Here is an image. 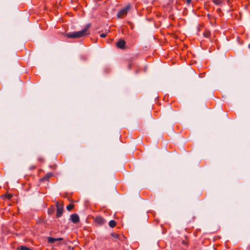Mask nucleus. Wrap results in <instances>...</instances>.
Segmentation results:
<instances>
[{
	"instance_id": "obj_11",
	"label": "nucleus",
	"mask_w": 250,
	"mask_h": 250,
	"mask_svg": "<svg viewBox=\"0 0 250 250\" xmlns=\"http://www.w3.org/2000/svg\"><path fill=\"white\" fill-rule=\"evenodd\" d=\"M48 241L49 243H54L55 242L57 241V239L56 238H54L52 237H48Z\"/></svg>"
},
{
	"instance_id": "obj_3",
	"label": "nucleus",
	"mask_w": 250,
	"mask_h": 250,
	"mask_svg": "<svg viewBox=\"0 0 250 250\" xmlns=\"http://www.w3.org/2000/svg\"><path fill=\"white\" fill-rule=\"evenodd\" d=\"M57 213L56 216L59 218L61 216L63 212V206L59 204V202L56 203Z\"/></svg>"
},
{
	"instance_id": "obj_14",
	"label": "nucleus",
	"mask_w": 250,
	"mask_h": 250,
	"mask_svg": "<svg viewBox=\"0 0 250 250\" xmlns=\"http://www.w3.org/2000/svg\"><path fill=\"white\" fill-rule=\"evenodd\" d=\"M4 196L5 197V198L10 199L12 198V195L11 194H7L4 195Z\"/></svg>"
},
{
	"instance_id": "obj_6",
	"label": "nucleus",
	"mask_w": 250,
	"mask_h": 250,
	"mask_svg": "<svg viewBox=\"0 0 250 250\" xmlns=\"http://www.w3.org/2000/svg\"><path fill=\"white\" fill-rule=\"evenodd\" d=\"M125 42L123 40H119L117 42L116 45L117 47L119 48L123 49L125 48Z\"/></svg>"
},
{
	"instance_id": "obj_10",
	"label": "nucleus",
	"mask_w": 250,
	"mask_h": 250,
	"mask_svg": "<svg viewBox=\"0 0 250 250\" xmlns=\"http://www.w3.org/2000/svg\"><path fill=\"white\" fill-rule=\"evenodd\" d=\"M203 35L205 37L208 38L210 36V33L209 31L206 30L204 32Z\"/></svg>"
},
{
	"instance_id": "obj_12",
	"label": "nucleus",
	"mask_w": 250,
	"mask_h": 250,
	"mask_svg": "<svg viewBox=\"0 0 250 250\" xmlns=\"http://www.w3.org/2000/svg\"><path fill=\"white\" fill-rule=\"evenodd\" d=\"M212 1L216 5H220L222 3V0H212Z\"/></svg>"
},
{
	"instance_id": "obj_9",
	"label": "nucleus",
	"mask_w": 250,
	"mask_h": 250,
	"mask_svg": "<svg viewBox=\"0 0 250 250\" xmlns=\"http://www.w3.org/2000/svg\"><path fill=\"white\" fill-rule=\"evenodd\" d=\"M19 250H31L29 248L25 246H20L18 248Z\"/></svg>"
},
{
	"instance_id": "obj_1",
	"label": "nucleus",
	"mask_w": 250,
	"mask_h": 250,
	"mask_svg": "<svg viewBox=\"0 0 250 250\" xmlns=\"http://www.w3.org/2000/svg\"><path fill=\"white\" fill-rule=\"evenodd\" d=\"M91 26V24L88 23L86 24L84 29L81 31L77 32H72L66 33L65 36L70 39H79L89 34L88 29Z\"/></svg>"
},
{
	"instance_id": "obj_4",
	"label": "nucleus",
	"mask_w": 250,
	"mask_h": 250,
	"mask_svg": "<svg viewBox=\"0 0 250 250\" xmlns=\"http://www.w3.org/2000/svg\"><path fill=\"white\" fill-rule=\"evenodd\" d=\"M96 223L100 225L104 224L106 222V220L101 216H97L95 219Z\"/></svg>"
},
{
	"instance_id": "obj_5",
	"label": "nucleus",
	"mask_w": 250,
	"mask_h": 250,
	"mask_svg": "<svg viewBox=\"0 0 250 250\" xmlns=\"http://www.w3.org/2000/svg\"><path fill=\"white\" fill-rule=\"evenodd\" d=\"M71 220L74 223H77L80 221V218L77 214H73L71 215Z\"/></svg>"
},
{
	"instance_id": "obj_19",
	"label": "nucleus",
	"mask_w": 250,
	"mask_h": 250,
	"mask_svg": "<svg viewBox=\"0 0 250 250\" xmlns=\"http://www.w3.org/2000/svg\"><path fill=\"white\" fill-rule=\"evenodd\" d=\"M182 243H183V244H187V243H186V241H184V240H183V241H182Z\"/></svg>"
},
{
	"instance_id": "obj_13",
	"label": "nucleus",
	"mask_w": 250,
	"mask_h": 250,
	"mask_svg": "<svg viewBox=\"0 0 250 250\" xmlns=\"http://www.w3.org/2000/svg\"><path fill=\"white\" fill-rule=\"evenodd\" d=\"M74 207V205L72 204H69L66 207V208L68 211H70Z\"/></svg>"
},
{
	"instance_id": "obj_17",
	"label": "nucleus",
	"mask_w": 250,
	"mask_h": 250,
	"mask_svg": "<svg viewBox=\"0 0 250 250\" xmlns=\"http://www.w3.org/2000/svg\"><path fill=\"white\" fill-rule=\"evenodd\" d=\"M57 239V241H61V240H63V238H56Z\"/></svg>"
},
{
	"instance_id": "obj_7",
	"label": "nucleus",
	"mask_w": 250,
	"mask_h": 250,
	"mask_svg": "<svg viewBox=\"0 0 250 250\" xmlns=\"http://www.w3.org/2000/svg\"><path fill=\"white\" fill-rule=\"evenodd\" d=\"M53 174L52 173H47L44 177L41 179V181H48L49 179L52 177Z\"/></svg>"
},
{
	"instance_id": "obj_8",
	"label": "nucleus",
	"mask_w": 250,
	"mask_h": 250,
	"mask_svg": "<svg viewBox=\"0 0 250 250\" xmlns=\"http://www.w3.org/2000/svg\"><path fill=\"white\" fill-rule=\"evenodd\" d=\"M116 225V222L114 220H111L109 222V226L113 228Z\"/></svg>"
},
{
	"instance_id": "obj_2",
	"label": "nucleus",
	"mask_w": 250,
	"mask_h": 250,
	"mask_svg": "<svg viewBox=\"0 0 250 250\" xmlns=\"http://www.w3.org/2000/svg\"><path fill=\"white\" fill-rule=\"evenodd\" d=\"M130 9V5L128 4L124 8L121 10L117 14V17L118 18H122L124 16L127 15L128 11Z\"/></svg>"
},
{
	"instance_id": "obj_18",
	"label": "nucleus",
	"mask_w": 250,
	"mask_h": 250,
	"mask_svg": "<svg viewBox=\"0 0 250 250\" xmlns=\"http://www.w3.org/2000/svg\"><path fill=\"white\" fill-rule=\"evenodd\" d=\"M191 0H187V4H189L191 2Z\"/></svg>"
},
{
	"instance_id": "obj_16",
	"label": "nucleus",
	"mask_w": 250,
	"mask_h": 250,
	"mask_svg": "<svg viewBox=\"0 0 250 250\" xmlns=\"http://www.w3.org/2000/svg\"><path fill=\"white\" fill-rule=\"evenodd\" d=\"M111 235H112L113 237H114V238H118V235L117 234H115V233H112V234H111Z\"/></svg>"
},
{
	"instance_id": "obj_15",
	"label": "nucleus",
	"mask_w": 250,
	"mask_h": 250,
	"mask_svg": "<svg viewBox=\"0 0 250 250\" xmlns=\"http://www.w3.org/2000/svg\"><path fill=\"white\" fill-rule=\"evenodd\" d=\"M107 34L106 33H102L100 35V37L102 38H104L106 36Z\"/></svg>"
}]
</instances>
